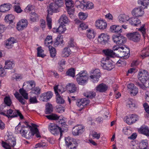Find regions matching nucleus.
<instances>
[{
    "label": "nucleus",
    "instance_id": "1",
    "mask_svg": "<svg viewBox=\"0 0 149 149\" xmlns=\"http://www.w3.org/2000/svg\"><path fill=\"white\" fill-rule=\"evenodd\" d=\"M113 49L115 51H116L118 54L124 59L127 58L129 56L130 50L128 48H124L123 47H117L116 46L113 47Z\"/></svg>",
    "mask_w": 149,
    "mask_h": 149
},
{
    "label": "nucleus",
    "instance_id": "2",
    "mask_svg": "<svg viewBox=\"0 0 149 149\" xmlns=\"http://www.w3.org/2000/svg\"><path fill=\"white\" fill-rule=\"evenodd\" d=\"M8 139L6 142H3L2 146L6 149H11V147H13L16 144V139L12 135H7Z\"/></svg>",
    "mask_w": 149,
    "mask_h": 149
},
{
    "label": "nucleus",
    "instance_id": "3",
    "mask_svg": "<svg viewBox=\"0 0 149 149\" xmlns=\"http://www.w3.org/2000/svg\"><path fill=\"white\" fill-rule=\"evenodd\" d=\"M48 128L51 133L54 135H57L60 133V138L62 136L63 131V128H61L54 123H50L48 125Z\"/></svg>",
    "mask_w": 149,
    "mask_h": 149
},
{
    "label": "nucleus",
    "instance_id": "4",
    "mask_svg": "<svg viewBox=\"0 0 149 149\" xmlns=\"http://www.w3.org/2000/svg\"><path fill=\"white\" fill-rule=\"evenodd\" d=\"M87 74L84 71L80 72L76 75V80L78 83L80 85H84L88 80Z\"/></svg>",
    "mask_w": 149,
    "mask_h": 149
},
{
    "label": "nucleus",
    "instance_id": "5",
    "mask_svg": "<svg viewBox=\"0 0 149 149\" xmlns=\"http://www.w3.org/2000/svg\"><path fill=\"white\" fill-rule=\"evenodd\" d=\"M109 58H104L101 61L100 65L104 69L111 70L114 67V65L109 60Z\"/></svg>",
    "mask_w": 149,
    "mask_h": 149
},
{
    "label": "nucleus",
    "instance_id": "6",
    "mask_svg": "<svg viewBox=\"0 0 149 149\" xmlns=\"http://www.w3.org/2000/svg\"><path fill=\"white\" fill-rule=\"evenodd\" d=\"M6 112V111H4ZM19 116L21 119H23L24 117L20 112L19 110H13L11 109H9L7 110L6 111V116L9 119H11L14 117H17Z\"/></svg>",
    "mask_w": 149,
    "mask_h": 149
},
{
    "label": "nucleus",
    "instance_id": "7",
    "mask_svg": "<svg viewBox=\"0 0 149 149\" xmlns=\"http://www.w3.org/2000/svg\"><path fill=\"white\" fill-rule=\"evenodd\" d=\"M112 39L114 42L119 45H122L126 42V38L122 36L121 34L120 35H113Z\"/></svg>",
    "mask_w": 149,
    "mask_h": 149
},
{
    "label": "nucleus",
    "instance_id": "8",
    "mask_svg": "<svg viewBox=\"0 0 149 149\" xmlns=\"http://www.w3.org/2000/svg\"><path fill=\"white\" fill-rule=\"evenodd\" d=\"M58 86V85H56L54 88L55 94L56 95V102L58 103L63 104L65 102L64 100L59 94V93H62L63 91L59 88Z\"/></svg>",
    "mask_w": 149,
    "mask_h": 149
},
{
    "label": "nucleus",
    "instance_id": "9",
    "mask_svg": "<svg viewBox=\"0 0 149 149\" xmlns=\"http://www.w3.org/2000/svg\"><path fill=\"white\" fill-rule=\"evenodd\" d=\"M138 78L142 83H145L149 79V74L148 71L143 70L139 72L138 74Z\"/></svg>",
    "mask_w": 149,
    "mask_h": 149
},
{
    "label": "nucleus",
    "instance_id": "10",
    "mask_svg": "<svg viewBox=\"0 0 149 149\" xmlns=\"http://www.w3.org/2000/svg\"><path fill=\"white\" fill-rule=\"evenodd\" d=\"M85 130V127L82 125H77L74 127L72 130V134L74 136L82 134Z\"/></svg>",
    "mask_w": 149,
    "mask_h": 149
},
{
    "label": "nucleus",
    "instance_id": "11",
    "mask_svg": "<svg viewBox=\"0 0 149 149\" xmlns=\"http://www.w3.org/2000/svg\"><path fill=\"white\" fill-rule=\"evenodd\" d=\"M127 36L130 40L135 42L139 41L141 38L140 34L138 32L128 33L127 34Z\"/></svg>",
    "mask_w": 149,
    "mask_h": 149
},
{
    "label": "nucleus",
    "instance_id": "12",
    "mask_svg": "<svg viewBox=\"0 0 149 149\" xmlns=\"http://www.w3.org/2000/svg\"><path fill=\"white\" fill-rule=\"evenodd\" d=\"M138 120V116L134 114L131 115L130 117L126 116L124 118V121L129 125L132 124Z\"/></svg>",
    "mask_w": 149,
    "mask_h": 149
},
{
    "label": "nucleus",
    "instance_id": "13",
    "mask_svg": "<svg viewBox=\"0 0 149 149\" xmlns=\"http://www.w3.org/2000/svg\"><path fill=\"white\" fill-rule=\"evenodd\" d=\"M110 39L109 36L107 34L102 33L98 36V41L102 45L108 43Z\"/></svg>",
    "mask_w": 149,
    "mask_h": 149
},
{
    "label": "nucleus",
    "instance_id": "14",
    "mask_svg": "<svg viewBox=\"0 0 149 149\" xmlns=\"http://www.w3.org/2000/svg\"><path fill=\"white\" fill-rule=\"evenodd\" d=\"M95 25L97 29L102 30L106 29L107 27L106 22L101 19L96 20Z\"/></svg>",
    "mask_w": 149,
    "mask_h": 149
},
{
    "label": "nucleus",
    "instance_id": "15",
    "mask_svg": "<svg viewBox=\"0 0 149 149\" xmlns=\"http://www.w3.org/2000/svg\"><path fill=\"white\" fill-rule=\"evenodd\" d=\"M93 74L90 76L91 81L93 83L97 82L98 81L99 78L101 77V73L100 70L95 69L93 72Z\"/></svg>",
    "mask_w": 149,
    "mask_h": 149
},
{
    "label": "nucleus",
    "instance_id": "16",
    "mask_svg": "<svg viewBox=\"0 0 149 149\" xmlns=\"http://www.w3.org/2000/svg\"><path fill=\"white\" fill-rule=\"evenodd\" d=\"M26 20L22 19L19 21L17 24V29L19 31H22L25 28L27 25Z\"/></svg>",
    "mask_w": 149,
    "mask_h": 149
},
{
    "label": "nucleus",
    "instance_id": "17",
    "mask_svg": "<svg viewBox=\"0 0 149 149\" xmlns=\"http://www.w3.org/2000/svg\"><path fill=\"white\" fill-rule=\"evenodd\" d=\"M127 88L130 94L132 95L133 96L136 95L138 92V88L134 86L133 84L131 83L128 84Z\"/></svg>",
    "mask_w": 149,
    "mask_h": 149
},
{
    "label": "nucleus",
    "instance_id": "18",
    "mask_svg": "<svg viewBox=\"0 0 149 149\" xmlns=\"http://www.w3.org/2000/svg\"><path fill=\"white\" fill-rule=\"evenodd\" d=\"M53 94L51 91H49L41 94V100L43 102H47L53 96Z\"/></svg>",
    "mask_w": 149,
    "mask_h": 149
},
{
    "label": "nucleus",
    "instance_id": "19",
    "mask_svg": "<svg viewBox=\"0 0 149 149\" xmlns=\"http://www.w3.org/2000/svg\"><path fill=\"white\" fill-rule=\"evenodd\" d=\"M108 88V86L106 84L102 83L97 86L95 89L96 92L100 93L105 92Z\"/></svg>",
    "mask_w": 149,
    "mask_h": 149
},
{
    "label": "nucleus",
    "instance_id": "20",
    "mask_svg": "<svg viewBox=\"0 0 149 149\" xmlns=\"http://www.w3.org/2000/svg\"><path fill=\"white\" fill-rule=\"evenodd\" d=\"M144 13V11L140 8H135L132 11V15L136 17L142 16Z\"/></svg>",
    "mask_w": 149,
    "mask_h": 149
},
{
    "label": "nucleus",
    "instance_id": "21",
    "mask_svg": "<svg viewBox=\"0 0 149 149\" xmlns=\"http://www.w3.org/2000/svg\"><path fill=\"white\" fill-rule=\"evenodd\" d=\"M110 29L112 32L115 33L117 35H120L122 32L121 26L119 25H112L110 27Z\"/></svg>",
    "mask_w": 149,
    "mask_h": 149
},
{
    "label": "nucleus",
    "instance_id": "22",
    "mask_svg": "<svg viewBox=\"0 0 149 149\" xmlns=\"http://www.w3.org/2000/svg\"><path fill=\"white\" fill-rule=\"evenodd\" d=\"M74 140L72 138H71L70 137H68L65 139L66 145L70 149H74L76 148L75 144H74L75 145L74 146L73 143L72 142V141Z\"/></svg>",
    "mask_w": 149,
    "mask_h": 149
},
{
    "label": "nucleus",
    "instance_id": "23",
    "mask_svg": "<svg viewBox=\"0 0 149 149\" xmlns=\"http://www.w3.org/2000/svg\"><path fill=\"white\" fill-rule=\"evenodd\" d=\"M138 131L140 133L149 136V129L146 126H142L138 129Z\"/></svg>",
    "mask_w": 149,
    "mask_h": 149
},
{
    "label": "nucleus",
    "instance_id": "24",
    "mask_svg": "<svg viewBox=\"0 0 149 149\" xmlns=\"http://www.w3.org/2000/svg\"><path fill=\"white\" fill-rule=\"evenodd\" d=\"M129 22L131 25L134 26H137L141 22L140 20L139 19L134 17L129 18Z\"/></svg>",
    "mask_w": 149,
    "mask_h": 149
},
{
    "label": "nucleus",
    "instance_id": "25",
    "mask_svg": "<svg viewBox=\"0 0 149 149\" xmlns=\"http://www.w3.org/2000/svg\"><path fill=\"white\" fill-rule=\"evenodd\" d=\"M57 5L55 3H51L49 6L47 10L48 13L51 15H52L54 11H55L57 9Z\"/></svg>",
    "mask_w": 149,
    "mask_h": 149
},
{
    "label": "nucleus",
    "instance_id": "26",
    "mask_svg": "<svg viewBox=\"0 0 149 149\" xmlns=\"http://www.w3.org/2000/svg\"><path fill=\"white\" fill-rule=\"evenodd\" d=\"M11 5L9 4H4L0 6V11L1 12H5L9 10Z\"/></svg>",
    "mask_w": 149,
    "mask_h": 149
},
{
    "label": "nucleus",
    "instance_id": "27",
    "mask_svg": "<svg viewBox=\"0 0 149 149\" xmlns=\"http://www.w3.org/2000/svg\"><path fill=\"white\" fill-rule=\"evenodd\" d=\"M138 3L143 8H147L149 5V0H138Z\"/></svg>",
    "mask_w": 149,
    "mask_h": 149
},
{
    "label": "nucleus",
    "instance_id": "28",
    "mask_svg": "<svg viewBox=\"0 0 149 149\" xmlns=\"http://www.w3.org/2000/svg\"><path fill=\"white\" fill-rule=\"evenodd\" d=\"M149 46L148 47H144L143 50H142L141 56L143 59L144 58L146 57L149 56Z\"/></svg>",
    "mask_w": 149,
    "mask_h": 149
},
{
    "label": "nucleus",
    "instance_id": "29",
    "mask_svg": "<svg viewBox=\"0 0 149 149\" xmlns=\"http://www.w3.org/2000/svg\"><path fill=\"white\" fill-rule=\"evenodd\" d=\"M45 116L49 120H59L60 116L54 113H51L49 115Z\"/></svg>",
    "mask_w": 149,
    "mask_h": 149
},
{
    "label": "nucleus",
    "instance_id": "30",
    "mask_svg": "<svg viewBox=\"0 0 149 149\" xmlns=\"http://www.w3.org/2000/svg\"><path fill=\"white\" fill-rule=\"evenodd\" d=\"M71 54V50L69 47H65L63 49L61 54L63 57H66Z\"/></svg>",
    "mask_w": 149,
    "mask_h": 149
},
{
    "label": "nucleus",
    "instance_id": "31",
    "mask_svg": "<svg viewBox=\"0 0 149 149\" xmlns=\"http://www.w3.org/2000/svg\"><path fill=\"white\" fill-rule=\"evenodd\" d=\"M113 50H111L110 49H107L104 50L103 51V53L104 54L109 57H112L115 55V53L113 51Z\"/></svg>",
    "mask_w": 149,
    "mask_h": 149
},
{
    "label": "nucleus",
    "instance_id": "32",
    "mask_svg": "<svg viewBox=\"0 0 149 149\" xmlns=\"http://www.w3.org/2000/svg\"><path fill=\"white\" fill-rule=\"evenodd\" d=\"M14 65V63L13 61H7L5 62L4 68L6 69H11Z\"/></svg>",
    "mask_w": 149,
    "mask_h": 149
},
{
    "label": "nucleus",
    "instance_id": "33",
    "mask_svg": "<svg viewBox=\"0 0 149 149\" xmlns=\"http://www.w3.org/2000/svg\"><path fill=\"white\" fill-rule=\"evenodd\" d=\"M53 111V107L52 105L51 104L48 103L47 105H46L45 111V113L47 114H50Z\"/></svg>",
    "mask_w": 149,
    "mask_h": 149
},
{
    "label": "nucleus",
    "instance_id": "34",
    "mask_svg": "<svg viewBox=\"0 0 149 149\" xmlns=\"http://www.w3.org/2000/svg\"><path fill=\"white\" fill-rule=\"evenodd\" d=\"M14 18L15 17L13 15L10 14L6 16L4 19L6 22L10 24L13 23Z\"/></svg>",
    "mask_w": 149,
    "mask_h": 149
},
{
    "label": "nucleus",
    "instance_id": "35",
    "mask_svg": "<svg viewBox=\"0 0 149 149\" xmlns=\"http://www.w3.org/2000/svg\"><path fill=\"white\" fill-rule=\"evenodd\" d=\"M67 88L70 93H74L77 89V87L75 85L73 84H70L69 85L67 86Z\"/></svg>",
    "mask_w": 149,
    "mask_h": 149
},
{
    "label": "nucleus",
    "instance_id": "36",
    "mask_svg": "<svg viewBox=\"0 0 149 149\" xmlns=\"http://www.w3.org/2000/svg\"><path fill=\"white\" fill-rule=\"evenodd\" d=\"M119 19L120 22H124L128 21L129 17L128 16L125 15H121L119 17Z\"/></svg>",
    "mask_w": 149,
    "mask_h": 149
},
{
    "label": "nucleus",
    "instance_id": "37",
    "mask_svg": "<svg viewBox=\"0 0 149 149\" xmlns=\"http://www.w3.org/2000/svg\"><path fill=\"white\" fill-rule=\"evenodd\" d=\"M29 128L27 127H25L24 126H22V128L20 131V132L22 136L24 137H26V134L28 132V130Z\"/></svg>",
    "mask_w": 149,
    "mask_h": 149
},
{
    "label": "nucleus",
    "instance_id": "38",
    "mask_svg": "<svg viewBox=\"0 0 149 149\" xmlns=\"http://www.w3.org/2000/svg\"><path fill=\"white\" fill-rule=\"evenodd\" d=\"M15 42L13 39L10 38L8 39L6 43V47L8 49L11 48L13 46V44Z\"/></svg>",
    "mask_w": 149,
    "mask_h": 149
},
{
    "label": "nucleus",
    "instance_id": "39",
    "mask_svg": "<svg viewBox=\"0 0 149 149\" xmlns=\"http://www.w3.org/2000/svg\"><path fill=\"white\" fill-rule=\"evenodd\" d=\"M66 29L65 25H63L62 24H60L58 28L56 29L55 32L60 34L66 31Z\"/></svg>",
    "mask_w": 149,
    "mask_h": 149
},
{
    "label": "nucleus",
    "instance_id": "40",
    "mask_svg": "<svg viewBox=\"0 0 149 149\" xmlns=\"http://www.w3.org/2000/svg\"><path fill=\"white\" fill-rule=\"evenodd\" d=\"M96 95L95 92L93 91L87 92L84 93V95L86 97L91 99L95 97Z\"/></svg>",
    "mask_w": 149,
    "mask_h": 149
},
{
    "label": "nucleus",
    "instance_id": "41",
    "mask_svg": "<svg viewBox=\"0 0 149 149\" xmlns=\"http://www.w3.org/2000/svg\"><path fill=\"white\" fill-rule=\"evenodd\" d=\"M37 56L44 58L46 55L43 53L44 51L42 49L41 47H38L37 49Z\"/></svg>",
    "mask_w": 149,
    "mask_h": 149
},
{
    "label": "nucleus",
    "instance_id": "42",
    "mask_svg": "<svg viewBox=\"0 0 149 149\" xmlns=\"http://www.w3.org/2000/svg\"><path fill=\"white\" fill-rule=\"evenodd\" d=\"M87 32V36L89 39L93 38L95 37V33L93 30H88Z\"/></svg>",
    "mask_w": 149,
    "mask_h": 149
},
{
    "label": "nucleus",
    "instance_id": "43",
    "mask_svg": "<svg viewBox=\"0 0 149 149\" xmlns=\"http://www.w3.org/2000/svg\"><path fill=\"white\" fill-rule=\"evenodd\" d=\"M59 22H61V24H62V22L64 23H67L69 22V20L68 19L67 17L65 15H63L60 17L59 19Z\"/></svg>",
    "mask_w": 149,
    "mask_h": 149
},
{
    "label": "nucleus",
    "instance_id": "44",
    "mask_svg": "<svg viewBox=\"0 0 149 149\" xmlns=\"http://www.w3.org/2000/svg\"><path fill=\"white\" fill-rule=\"evenodd\" d=\"M85 3L84 1L82 0L81 1H76L75 6L77 8H81L84 9L86 8V5L84 3Z\"/></svg>",
    "mask_w": 149,
    "mask_h": 149
},
{
    "label": "nucleus",
    "instance_id": "45",
    "mask_svg": "<svg viewBox=\"0 0 149 149\" xmlns=\"http://www.w3.org/2000/svg\"><path fill=\"white\" fill-rule=\"evenodd\" d=\"M63 36L61 35H59L57 36L56 41L54 43V45L58 46L60 44H63Z\"/></svg>",
    "mask_w": 149,
    "mask_h": 149
},
{
    "label": "nucleus",
    "instance_id": "46",
    "mask_svg": "<svg viewBox=\"0 0 149 149\" xmlns=\"http://www.w3.org/2000/svg\"><path fill=\"white\" fill-rule=\"evenodd\" d=\"M148 143L147 140H144L140 144V149H146L148 146Z\"/></svg>",
    "mask_w": 149,
    "mask_h": 149
},
{
    "label": "nucleus",
    "instance_id": "47",
    "mask_svg": "<svg viewBox=\"0 0 149 149\" xmlns=\"http://www.w3.org/2000/svg\"><path fill=\"white\" fill-rule=\"evenodd\" d=\"M19 93L25 99H28V94L26 93V91L25 90L22 88H20L19 89Z\"/></svg>",
    "mask_w": 149,
    "mask_h": 149
},
{
    "label": "nucleus",
    "instance_id": "48",
    "mask_svg": "<svg viewBox=\"0 0 149 149\" xmlns=\"http://www.w3.org/2000/svg\"><path fill=\"white\" fill-rule=\"evenodd\" d=\"M67 75L74 77L75 76V69L74 68H71L69 69L66 72Z\"/></svg>",
    "mask_w": 149,
    "mask_h": 149
},
{
    "label": "nucleus",
    "instance_id": "49",
    "mask_svg": "<svg viewBox=\"0 0 149 149\" xmlns=\"http://www.w3.org/2000/svg\"><path fill=\"white\" fill-rule=\"evenodd\" d=\"M4 102L5 104L8 106H10L12 103L11 100L9 96H6L5 97Z\"/></svg>",
    "mask_w": 149,
    "mask_h": 149
},
{
    "label": "nucleus",
    "instance_id": "50",
    "mask_svg": "<svg viewBox=\"0 0 149 149\" xmlns=\"http://www.w3.org/2000/svg\"><path fill=\"white\" fill-rule=\"evenodd\" d=\"M38 18V16L37 14L34 12L31 13V14L30 20L33 22L36 21Z\"/></svg>",
    "mask_w": 149,
    "mask_h": 149
},
{
    "label": "nucleus",
    "instance_id": "51",
    "mask_svg": "<svg viewBox=\"0 0 149 149\" xmlns=\"http://www.w3.org/2000/svg\"><path fill=\"white\" fill-rule=\"evenodd\" d=\"M145 25L143 24L141 26L140 28L139 29V30L142 33L143 36L144 38L147 36L146 32V29L144 28Z\"/></svg>",
    "mask_w": 149,
    "mask_h": 149
},
{
    "label": "nucleus",
    "instance_id": "52",
    "mask_svg": "<svg viewBox=\"0 0 149 149\" xmlns=\"http://www.w3.org/2000/svg\"><path fill=\"white\" fill-rule=\"evenodd\" d=\"M29 129H30L31 132H29V134H30L31 135L34 136L35 134H36L38 132V130L37 128H32L31 126H29Z\"/></svg>",
    "mask_w": 149,
    "mask_h": 149
},
{
    "label": "nucleus",
    "instance_id": "53",
    "mask_svg": "<svg viewBox=\"0 0 149 149\" xmlns=\"http://www.w3.org/2000/svg\"><path fill=\"white\" fill-rule=\"evenodd\" d=\"M65 5L67 8H71L74 6V3L72 0H65Z\"/></svg>",
    "mask_w": 149,
    "mask_h": 149
},
{
    "label": "nucleus",
    "instance_id": "54",
    "mask_svg": "<svg viewBox=\"0 0 149 149\" xmlns=\"http://www.w3.org/2000/svg\"><path fill=\"white\" fill-rule=\"evenodd\" d=\"M48 48L49 49L51 56L52 58L54 57L56 54V50L55 48L52 47Z\"/></svg>",
    "mask_w": 149,
    "mask_h": 149
},
{
    "label": "nucleus",
    "instance_id": "55",
    "mask_svg": "<svg viewBox=\"0 0 149 149\" xmlns=\"http://www.w3.org/2000/svg\"><path fill=\"white\" fill-rule=\"evenodd\" d=\"M55 3L58 7L62 6L64 4L63 0H54Z\"/></svg>",
    "mask_w": 149,
    "mask_h": 149
},
{
    "label": "nucleus",
    "instance_id": "56",
    "mask_svg": "<svg viewBox=\"0 0 149 149\" xmlns=\"http://www.w3.org/2000/svg\"><path fill=\"white\" fill-rule=\"evenodd\" d=\"M31 89L32 92L33 93L37 95H38L40 94L41 89L38 87H36Z\"/></svg>",
    "mask_w": 149,
    "mask_h": 149
},
{
    "label": "nucleus",
    "instance_id": "57",
    "mask_svg": "<svg viewBox=\"0 0 149 149\" xmlns=\"http://www.w3.org/2000/svg\"><path fill=\"white\" fill-rule=\"evenodd\" d=\"M79 16L80 19L84 20L86 19L88 17V14L86 13L81 12L79 13Z\"/></svg>",
    "mask_w": 149,
    "mask_h": 149
},
{
    "label": "nucleus",
    "instance_id": "58",
    "mask_svg": "<svg viewBox=\"0 0 149 149\" xmlns=\"http://www.w3.org/2000/svg\"><path fill=\"white\" fill-rule=\"evenodd\" d=\"M47 143L44 142L39 143L36 144L35 146V148H44L46 147L47 146Z\"/></svg>",
    "mask_w": 149,
    "mask_h": 149
},
{
    "label": "nucleus",
    "instance_id": "59",
    "mask_svg": "<svg viewBox=\"0 0 149 149\" xmlns=\"http://www.w3.org/2000/svg\"><path fill=\"white\" fill-rule=\"evenodd\" d=\"M80 100L82 104V107L87 106V105L89 103V100L86 98L81 99Z\"/></svg>",
    "mask_w": 149,
    "mask_h": 149
},
{
    "label": "nucleus",
    "instance_id": "60",
    "mask_svg": "<svg viewBox=\"0 0 149 149\" xmlns=\"http://www.w3.org/2000/svg\"><path fill=\"white\" fill-rule=\"evenodd\" d=\"M94 8L93 3L89 1L87 2L86 4V8L88 9H92Z\"/></svg>",
    "mask_w": 149,
    "mask_h": 149
},
{
    "label": "nucleus",
    "instance_id": "61",
    "mask_svg": "<svg viewBox=\"0 0 149 149\" xmlns=\"http://www.w3.org/2000/svg\"><path fill=\"white\" fill-rule=\"evenodd\" d=\"M33 9L34 7L32 5L29 4L24 9V11L25 12L29 13Z\"/></svg>",
    "mask_w": 149,
    "mask_h": 149
},
{
    "label": "nucleus",
    "instance_id": "62",
    "mask_svg": "<svg viewBox=\"0 0 149 149\" xmlns=\"http://www.w3.org/2000/svg\"><path fill=\"white\" fill-rule=\"evenodd\" d=\"M117 64H120L121 65H120V66H123L126 65V63L124 59L121 58L117 62Z\"/></svg>",
    "mask_w": 149,
    "mask_h": 149
},
{
    "label": "nucleus",
    "instance_id": "63",
    "mask_svg": "<svg viewBox=\"0 0 149 149\" xmlns=\"http://www.w3.org/2000/svg\"><path fill=\"white\" fill-rule=\"evenodd\" d=\"M21 79L22 78L20 74L17 73L14 74L13 75V77H12V79L13 80L15 79L16 81H18L19 79Z\"/></svg>",
    "mask_w": 149,
    "mask_h": 149
},
{
    "label": "nucleus",
    "instance_id": "64",
    "mask_svg": "<svg viewBox=\"0 0 149 149\" xmlns=\"http://www.w3.org/2000/svg\"><path fill=\"white\" fill-rule=\"evenodd\" d=\"M79 26V28H81L82 30L86 29L88 28V25L83 22L81 23Z\"/></svg>",
    "mask_w": 149,
    "mask_h": 149
}]
</instances>
